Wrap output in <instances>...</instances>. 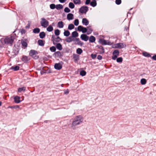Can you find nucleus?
<instances>
[{
    "label": "nucleus",
    "instance_id": "f257e3e1",
    "mask_svg": "<svg viewBox=\"0 0 156 156\" xmlns=\"http://www.w3.org/2000/svg\"><path fill=\"white\" fill-rule=\"evenodd\" d=\"M83 118L81 115L76 116L74 118L71 125V128L73 129H76V126L80 125L83 122Z\"/></svg>",
    "mask_w": 156,
    "mask_h": 156
},
{
    "label": "nucleus",
    "instance_id": "f03ea898",
    "mask_svg": "<svg viewBox=\"0 0 156 156\" xmlns=\"http://www.w3.org/2000/svg\"><path fill=\"white\" fill-rule=\"evenodd\" d=\"M14 40V37L12 36H8L4 39V41L7 44H12Z\"/></svg>",
    "mask_w": 156,
    "mask_h": 156
},
{
    "label": "nucleus",
    "instance_id": "7ed1b4c3",
    "mask_svg": "<svg viewBox=\"0 0 156 156\" xmlns=\"http://www.w3.org/2000/svg\"><path fill=\"white\" fill-rule=\"evenodd\" d=\"M40 23L41 26L44 28H46L49 25V22L45 18H42L41 19Z\"/></svg>",
    "mask_w": 156,
    "mask_h": 156
},
{
    "label": "nucleus",
    "instance_id": "20e7f679",
    "mask_svg": "<svg viewBox=\"0 0 156 156\" xmlns=\"http://www.w3.org/2000/svg\"><path fill=\"white\" fill-rule=\"evenodd\" d=\"M37 54V51L34 50H31L29 52V55L35 59L38 58Z\"/></svg>",
    "mask_w": 156,
    "mask_h": 156
},
{
    "label": "nucleus",
    "instance_id": "39448f33",
    "mask_svg": "<svg viewBox=\"0 0 156 156\" xmlns=\"http://www.w3.org/2000/svg\"><path fill=\"white\" fill-rule=\"evenodd\" d=\"M126 45L125 44L122 43H118L112 45V48H122L126 47Z\"/></svg>",
    "mask_w": 156,
    "mask_h": 156
},
{
    "label": "nucleus",
    "instance_id": "423d86ee",
    "mask_svg": "<svg viewBox=\"0 0 156 156\" xmlns=\"http://www.w3.org/2000/svg\"><path fill=\"white\" fill-rule=\"evenodd\" d=\"M119 55V51L118 50H115L113 52L112 59L115 60Z\"/></svg>",
    "mask_w": 156,
    "mask_h": 156
},
{
    "label": "nucleus",
    "instance_id": "0eeeda50",
    "mask_svg": "<svg viewBox=\"0 0 156 156\" xmlns=\"http://www.w3.org/2000/svg\"><path fill=\"white\" fill-rule=\"evenodd\" d=\"M88 10V7L87 6H83L81 7L80 9V12L81 13H86Z\"/></svg>",
    "mask_w": 156,
    "mask_h": 156
},
{
    "label": "nucleus",
    "instance_id": "6e6552de",
    "mask_svg": "<svg viewBox=\"0 0 156 156\" xmlns=\"http://www.w3.org/2000/svg\"><path fill=\"white\" fill-rule=\"evenodd\" d=\"M99 41L101 44L103 45H110L112 44V43L111 42L108 41H106L103 39H100Z\"/></svg>",
    "mask_w": 156,
    "mask_h": 156
},
{
    "label": "nucleus",
    "instance_id": "1a4fd4ad",
    "mask_svg": "<svg viewBox=\"0 0 156 156\" xmlns=\"http://www.w3.org/2000/svg\"><path fill=\"white\" fill-rule=\"evenodd\" d=\"M74 41H75V44H76L82 46L83 44V43L80 41L79 38H75Z\"/></svg>",
    "mask_w": 156,
    "mask_h": 156
},
{
    "label": "nucleus",
    "instance_id": "9d476101",
    "mask_svg": "<svg viewBox=\"0 0 156 156\" xmlns=\"http://www.w3.org/2000/svg\"><path fill=\"white\" fill-rule=\"evenodd\" d=\"M54 67L56 69L59 70L62 68V64L60 63H56Z\"/></svg>",
    "mask_w": 156,
    "mask_h": 156
},
{
    "label": "nucleus",
    "instance_id": "9b49d317",
    "mask_svg": "<svg viewBox=\"0 0 156 156\" xmlns=\"http://www.w3.org/2000/svg\"><path fill=\"white\" fill-rule=\"evenodd\" d=\"M80 38L82 40L85 41H87L89 39L88 36L84 34H82L81 35Z\"/></svg>",
    "mask_w": 156,
    "mask_h": 156
},
{
    "label": "nucleus",
    "instance_id": "f8f14e48",
    "mask_svg": "<svg viewBox=\"0 0 156 156\" xmlns=\"http://www.w3.org/2000/svg\"><path fill=\"white\" fill-rule=\"evenodd\" d=\"M74 39L75 38L73 37H69L66 39V41L67 42L70 43L72 41H74Z\"/></svg>",
    "mask_w": 156,
    "mask_h": 156
},
{
    "label": "nucleus",
    "instance_id": "ddd939ff",
    "mask_svg": "<svg viewBox=\"0 0 156 156\" xmlns=\"http://www.w3.org/2000/svg\"><path fill=\"white\" fill-rule=\"evenodd\" d=\"M67 19L69 20H73V14L72 13H69L67 15Z\"/></svg>",
    "mask_w": 156,
    "mask_h": 156
},
{
    "label": "nucleus",
    "instance_id": "4468645a",
    "mask_svg": "<svg viewBox=\"0 0 156 156\" xmlns=\"http://www.w3.org/2000/svg\"><path fill=\"white\" fill-rule=\"evenodd\" d=\"M83 24L85 26H87L89 24V21L86 18H83L82 20Z\"/></svg>",
    "mask_w": 156,
    "mask_h": 156
},
{
    "label": "nucleus",
    "instance_id": "2eb2a0df",
    "mask_svg": "<svg viewBox=\"0 0 156 156\" xmlns=\"http://www.w3.org/2000/svg\"><path fill=\"white\" fill-rule=\"evenodd\" d=\"M20 97L18 96H16L14 98L15 102L17 103H19L21 102L20 100Z\"/></svg>",
    "mask_w": 156,
    "mask_h": 156
},
{
    "label": "nucleus",
    "instance_id": "dca6fc26",
    "mask_svg": "<svg viewBox=\"0 0 156 156\" xmlns=\"http://www.w3.org/2000/svg\"><path fill=\"white\" fill-rule=\"evenodd\" d=\"M58 27L59 28H62L63 27V23L62 21L59 22L58 23Z\"/></svg>",
    "mask_w": 156,
    "mask_h": 156
},
{
    "label": "nucleus",
    "instance_id": "f3484780",
    "mask_svg": "<svg viewBox=\"0 0 156 156\" xmlns=\"http://www.w3.org/2000/svg\"><path fill=\"white\" fill-rule=\"evenodd\" d=\"M21 43L24 48H25L27 47V44L26 40L25 41H21Z\"/></svg>",
    "mask_w": 156,
    "mask_h": 156
},
{
    "label": "nucleus",
    "instance_id": "a211bd4d",
    "mask_svg": "<svg viewBox=\"0 0 156 156\" xmlns=\"http://www.w3.org/2000/svg\"><path fill=\"white\" fill-rule=\"evenodd\" d=\"M89 41L90 42H94L95 41V38L93 36H91L90 37Z\"/></svg>",
    "mask_w": 156,
    "mask_h": 156
},
{
    "label": "nucleus",
    "instance_id": "6ab92c4d",
    "mask_svg": "<svg viewBox=\"0 0 156 156\" xmlns=\"http://www.w3.org/2000/svg\"><path fill=\"white\" fill-rule=\"evenodd\" d=\"M90 5L94 7L97 5V3L96 0H93L90 3Z\"/></svg>",
    "mask_w": 156,
    "mask_h": 156
},
{
    "label": "nucleus",
    "instance_id": "aec40b11",
    "mask_svg": "<svg viewBox=\"0 0 156 156\" xmlns=\"http://www.w3.org/2000/svg\"><path fill=\"white\" fill-rule=\"evenodd\" d=\"M56 47L59 50H61L62 49V45L60 43L57 44L56 45Z\"/></svg>",
    "mask_w": 156,
    "mask_h": 156
},
{
    "label": "nucleus",
    "instance_id": "412c9836",
    "mask_svg": "<svg viewBox=\"0 0 156 156\" xmlns=\"http://www.w3.org/2000/svg\"><path fill=\"white\" fill-rule=\"evenodd\" d=\"M53 30V28L52 26L51 25H50L48 27V28L47 29V31L48 32L52 31Z\"/></svg>",
    "mask_w": 156,
    "mask_h": 156
},
{
    "label": "nucleus",
    "instance_id": "4be33fe9",
    "mask_svg": "<svg viewBox=\"0 0 156 156\" xmlns=\"http://www.w3.org/2000/svg\"><path fill=\"white\" fill-rule=\"evenodd\" d=\"M38 44L41 46H43L44 45V42L41 40H38Z\"/></svg>",
    "mask_w": 156,
    "mask_h": 156
},
{
    "label": "nucleus",
    "instance_id": "5701e85b",
    "mask_svg": "<svg viewBox=\"0 0 156 156\" xmlns=\"http://www.w3.org/2000/svg\"><path fill=\"white\" fill-rule=\"evenodd\" d=\"M72 37H77L78 36V34L76 31H74L72 33Z\"/></svg>",
    "mask_w": 156,
    "mask_h": 156
},
{
    "label": "nucleus",
    "instance_id": "b1692460",
    "mask_svg": "<svg viewBox=\"0 0 156 156\" xmlns=\"http://www.w3.org/2000/svg\"><path fill=\"white\" fill-rule=\"evenodd\" d=\"M146 80L144 78H142L140 80V83L142 85H144L146 84Z\"/></svg>",
    "mask_w": 156,
    "mask_h": 156
},
{
    "label": "nucleus",
    "instance_id": "393cba45",
    "mask_svg": "<svg viewBox=\"0 0 156 156\" xmlns=\"http://www.w3.org/2000/svg\"><path fill=\"white\" fill-rule=\"evenodd\" d=\"M63 8V6L61 4L57 5L56 6V8L58 10L62 9Z\"/></svg>",
    "mask_w": 156,
    "mask_h": 156
},
{
    "label": "nucleus",
    "instance_id": "a878e982",
    "mask_svg": "<svg viewBox=\"0 0 156 156\" xmlns=\"http://www.w3.org/2000/svg\"><path fill=\"white\" fill-rule=\"evenodd\" d=\"M26 90V87H23L21 88H19L18 89V92H20L22 91H24Z\"/></svg>",
    "mask_w": 156,
    "mask_h": 156
},
{
    "label": "nucleus",
    "instance_id": "bb28decb",
    "mask_svg": "<svg viewBox=\"0 0 156 156\" xmlns=\"http://www.w3.org/2000/svg\"><path fill=\"white\" fill-rule=\"evenodd\" d=\"M11 69H13L14 71H17L19 69V67L18 66H16L15 67L12 66Z\"/></svg>",
    "mask_w": 156,
    "mask_h": 156
},
{
    "label": "nucleus",
    "instance_id": "cd10ccee",
    "mask_svg": "<svg viewBox=\"0 0 156 156\" xmlns=\"http://www.w3.org/2000/svg\"><path fill=\"white\" fill-rule=\"evenodd\" d=\"M87 34H89L91 33L92 31V29L89 27H87Z\"/></svg>",
    "mask_w": 156,
    "mask_h": 156
},
{
    "label": "nucleus",
    "instance_id": "c85d7f7f",
    "mask_svg": "<svg viewBox=\"0 0 156 156\" xmlns=\"http://www.w3.org/2000/svg\"><path fill=\"white\" fill-rule=\"evenodd\" d=\"M45 34L44 32H41L39 36L41 38H44V37L45 36Z\"/></svg>",
    "mask_w": 156,
    "mask_h": 156
},
{
    "label": "nucleus",
    "instance_id": "c756f323",
    "mask_svg": "<svg viewBox=\"0 0 156 156\" xmlns=\"http://www.w3.org/2000/svg\"><path fill=\"white\" fill-rule=\"evenodd\" d=\"M53 40L54 41L58 42L61 41V39L59 37H57L53 39Z\"/></svg>",
    "mask_w": 156,
    "mask_h": 156
},
{
    "label": "nucleus",
    "instance_id": "7c9ffc66",
    "mask_svg": "<svg viewBox=\"0 0 156 156\" xmlns=\"http://www.w3.org/2000/svg\"><path fill=\"white\" fill-rule=\"evenodd\" d=\"M74 26L72 24H70L68 26V29L69 30H71L74 29Z\"/></svg>",
    "mask_w": 156,
    "mask_h": 156
},
{
    "label": "nucleus",
    "instance_id": "2f4dec72",
    "mask_svg": "<svg viewBox=\"0 0 156 156\" xmlns=\"http://www.w3.org/2000/svg\"><path fill=\"white\" fill-rule=\"evenodd\" d=\"M83 52L82 49L80 48H78L76 50V53L79 54H81Z\"/></svg>",
    "mask_w": 156,
    "mask_h": 156
},
{
    "label": "nucleus",
    "instance_id": "473e14b6",
    "mask_svg": "<svg viewBox=\"0 0 156 156\" xmlns=\"http://www.w3.org/2000/svg\"><path fill=\"white\" fill-rule=\"evenodd\" d=\"M73 2L75 4H80L81 3L80 0H73Z\"/></svg>",
    "mask_w": 156,
    "mask_h": 156
},
{
    "label": "nucleus",
    "instance_id": "72a5a7b5",
    "mask_svg": "<svg viewBox=\"0 0 156 156\" xmlns=\"http://www.w3.org/2000/svg\"><path fill=\"white\" fill-rule=\"evenodd\" d=\"M64 34L66 36H68L70 35V32L68 30L65 31L64 33Z\"/></svg>",
    "mask_w": 156,
    "mask_h": 156
},
{
    "label": "nucleus",
    "instance_id": "f704fd0d",
    "mask_svg": "<svg viewBox=\"0 0 156 156\" xmlns=\"http://www.w3.org/2000/svg\"><path fill=\"white\" fill-rule=\"evenodd\" d=\"M40 30L38 28H36L34 29L33 32L34 33H37L40 32Z\"/></svg>",
    "mask_w": 156,
    "mask_h": 156
},
{
    "label": "nucleus",
    "instance_id": "c9c22d12",
    "mask_svg": "<svg viewBox=\"0 0 156 156\" xmlns=\"http://www.w3.org/2000/svg\"><path fill=\"white\" fill-rule=\"evenodd\" d=\"M69 7L71 9H73L74 8L75 5L72 2H70L69 4Z\"/></svg>",
    "mask_w": 156,
    "mask_h": 156
},
{
    "label": "nucleus",
    "instance_id": "e433bc0d",
    "mask_svg": "<svg viewBox=\"0 0 156 156\" xmlns=\"http://www.w3.org/2000/svg\"><path fill=\"white\" fill-rule=\"evenodd\" d=\"M55 34L56 35L58 36L60 34V31L58 29H56L55 30Z\"/></svg>",
    "mask_w": 156,
    "mask_h": 156
},
{
    "label": "nucleus",
    "instance_id": "4c0bfd02",
    "mask_svg": "<svg viewBox=\"0 0 156 156\" xmlns=\"http://www.w3.org/2000/svg\"><path fill=\"white\" fill-rule=\"evenodd\" d=\"M116 61L118 62H122V58L119 57L117 59Z\"/></svg>",
    "mask_w": 156,
    "mask_h": 156
},
{
    "label": "nucleus",
    "instance_id": "58836bf2",
    "mask_svg": "<svg viewBox=\"0 0 156 156\" xmlns=\"http://www.w3.org/2000/svg\"><path fill=\"white\" fill-rule=\"evenodd\" d=\"M79 24V20L78 19L75 20L74 21V24L76 26H77Z\"/></svg>",
    "mask_w": 156,
    "mask_h": 156
},
{
    "label": "nucleus",
    "instance_id": "ea45409f",
    "mask_svg": "<svg viewBox=\"0 0 156 156\" xmlns=\"http://www.w3.org/2000/svg\"><path fill=\"white\" fill-rule=\"evenodd\" d=\"M86 74V72L84 71H82L80 72V74L82 76H84Z\"/></svg>",
    "mask_w": 156,
    "mask_h": 156
},
{
    "label": "nucleus",
    "instance_id": "a19ab883",
    "mask_svg": "<svg viewBox=\"0 0 156 156\" xmlns=\"http://www.w3.org/2000/svg\"><path fill=\"white\" fill-rule=\"evenodd\" d=\"M50 49L51 51L54 52L56 50V48L55 47L52 46L50 47Z\"/></svg>",
    "mask_w": 156,
    "mask_h": 156
},
{
    "label": "nucleus",
    "instance_id": "79ce46f5",
    "mask_svg": "<svg viewBox=\"0 0 156 156\" xmlns=\"http://www.w3.org/2000/svg\"><path fill=\"white\" fill-rule=\"evenodd\" d=\"M99 48L101 49V51H100V54L104 53V50L103 47L102 46H100Z\"/></svg>",
    "mask_w": 156,
    "mask_h": 156
},
{
    "label": "nucleus",
    "instance_id": "37998d69",
    "mask_svg": "<svg viewBox=\"0 0 156 156\" xmlns=\"http://www.w3.org/2000/svg\"><path fill=\"white\" fill-rule=\"evenodd\" d=\"M64 11L66 12H70V9L68 7H66L64 9Z\"/></svg>",
    "mask_w": 156,
    "mask_h": 156
},
{
    "label": "nucleus",
    "instance_id": "c03bdc74",
    "mask_svg": "<svg viewBox=\"0 0 156 156\" xmlns=\"http://www.w3.org/2000/svg\"><path fill=\"white\" fill-rule=\"evenodd\" d=\"M83 27L81 26H79L78 27L77 29L79 31H82L83 30Z\"/></svg>",
    "mask_w": 156,
    "mask_h": 156
},
{
    "label": "nucleus",
    "instance_id": "a18cd8bd",
    "mask_svg": "<svg viewBox=\"0 0 156 156\" xmlns=\"http://www.w3.org/2000/svg\"><path fill=\"white\" fill-rule=\"evenodd\" d=\"M28 58L26 56H23L22 57V59L23 61H26L27 60Z\"/></svg>",
    "mask_w": 156,
    "mask_h": 156
},
{
    "label": "nucleus",
    "instance_id": "49530a36",
    "mask_svg": "<svg viewBox=\"0 0 156 156\" xmlns=\"http://www.w3.org/2000/svg\"><path fill=\"white\" fill-rule=\"evenodd\" d=\"M50 8L51 9H54L56 8V6L54 4H51L50 5Z\"/></svg>",
    "mask_w": 156,
    "mask_h": 156
},
{
    "label": "nucleus",
    "instance_id": "de8ad7c7",
    "mask_svg": "<svg viewBox=\"0 0 156 156\" xmlns=\"http://www.w3.org/2000/svg\"><path fill=\"white\" fill-rule=\"evenodd\" d=\"M74 58V59L76 61H77L78 59V56L77 55H74L73 56Z\"/></svg>",
    "mask_w": 156,
    "mask_h": 156
},
{
    "label": "nucleus",
    "instance_id": "09e8293b",
    "mask_svg": "<svg viewBox=\"0 0 156 156\" xmlns=\"http://www.w3.org/2000/svg\"><path fill=\"white\" fill-rule=\"evenodd\" d=\"M87 31V28L85 27H83L82 30V32L83 33H85Z\"/></svg>",
    "mask_w": 156,
    "mask_h": 156
},
{
    "label": "nucleus",
    "instance_id": "8fccbe9b",
    "mask_svg": "<svg viewBox=\"0 0 156 156\" xmlns=\"http://www.w3.org/2000/svg\"><path fill=\"white\" fill-rule=\"evenodd\" d=\"M143 54L144 56L146 57H149L150 56V55L147 52H143Z\"/></svg>",
    "mask_w": 156,
    "mask_h": 156
},
{
    "label": "nucleus",
    "instance_id": "3c124183",
    "mask_svg": "<svg viewBox=\"0 0 156 156\" xmlns=\"http://www.w3.org/2000/svg\"><path fill=\"white\" fill-rule=\"evenodd\" d=\"M91 56L92 59H94L96 58V57L97 56V55L96 54H92L91 55Z\"/></svg>",
    "mask_w": 156,
    "mask_h": 156
},
{
    "label": "nucleus",
    "instance_id": "603ef678",
    "mask_svg": "<svg viewBox=\"0 0 156 156\" xmlns=\"http://www.w3.org/2000/svg\"><path fill=\"white\" fill-rule=\"evenodd\" d=\"M121 0H116L115 3L117 5H119L121 4Z\"/></svg>",
    "mask_w": 156,
    "mask_h": 156
},
{
    "label": "nucleus",
    "instance_id": "864d4df0",
    "mask_svg": "<svg viewBox=\"0 0 156 156\" xmlns=\"http://www.w3.org/2000/svg\"><path fill=\"white\" fill-rule=\"evenodd\" d=\"M20 32L21 34H24L25 33V30L24 29H22L20 30Z\"/></svg>",
    "mask_w": 156,
    "mask_h": 156
},
{
    "label": "nucleus",
    "instance_id": "5fc2aeb1",
    "mask_svg": "<svg viewBox=\"0 0 156 156\" xmlns=\"http://www.w3.org/2000/svg\"><path fill=\"white\" fill-rule=\"evenodd\" d=\"M102 56L101 55H98V56L97 58L98 60H101L102 59Z\"/></svg>",
    "mask_w": 156,
    "mask_h": 156
},
{
    "label": "nucleus",
    "instance_id": "6e6d98bb",
    "mask_svg": "<svg viewBox=\"0 0 156 156\" xmlns=\"http://www.w3.org/2000/svg\"><path fill=\"white\" fill-rule=\"evenodd\" d=\"M90 0H86L85 3L86 5H88L90 3Z\"/></svg>",
    "mask_w": 156,
    "mask_h": 156
},
{
    "label": "nucleus",
    "instance_id": "4d7b16f0",
    "mask_svg": "<svg viewBox=\"0 0 156 156\" xmlns=\"http://www.w3.org/2000/svg\"><path fill=\"white\" fill-rule=\"evenodd\" d=\"M69 93V90H66L64 92V93L66 94H67Z\"/></svg>",
    "mask_w": 156,
    "mask_h": 156
},
{
    "label": "nucleus",
    "instance_id": "13d9d810",
    "mask_svg": "<svg viewBox=\"0 0 156 156\" xmlns=\"http://www.w3.org/2000/svg\"><path fill=\"white\" fill-rule=\"evenodd\" d=\"M152 58L153 59L156 60V55H155L153 56L152 57Z\"/></svg>",
    "mask_w": 156,
    "mask_h": 156
},
{
    "label": "nucleus",
    "instance_id": "bf43d9fd",
    "mask_svg": "<svg viewBox=\"0 0 156 156\" xmlns=\"http://www.w3.org/2000/svg\"><path fill=\"white\" fill-rule=\"evenodd\" d=\"M59 1L61 3H64L66 1V0H59Z\"/></svg>",
    "mask_w": 156,
    "mask_h": 156
},
{
    "label": "nucleus",
    "instance_id": "052dcab7",
    "mask_svg": "<svg viewBox=\"0 0 156 156\" xmlns=\"http://www.w3.org/2000/svg\"><path fill=\"white\" fill-rule=\"evenodd\" d=\"M30 24H28V26H26V28H29L30 27Z\"/></svg>",
    "mask_w": 156,
    "mask_h": 156
},
{
    "label": "nucleus",
    "instance_id": "680f3d73",
    "mask_svg": "<svg viewBox=\"0 0 156 156\" xmlns=\"http://www.w3.org/2000/svg\"><path fill=\"white\" fill-rule=\"evenodd\" d=\"M2 105V102H1L0 101V106L1 105Z\"/></svg>",
    "mask_w": 156,
    "mask_h": 156
},
{
    "label": "nucleus",
    "instance_id": "e2e57ef3",
    "mask_svg": "<svg viewBox=\"0 0 156 156\" xmlns=\"http://www.w3.org/2000/svg\"><path fill=\"white\" fill-rule=\"evenodd\" d=\"M19 106H16V108H19Z\"/></svg>",
    "mask_w": 156,
    "mask_h": 156
}]
</instances>
